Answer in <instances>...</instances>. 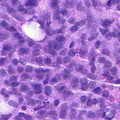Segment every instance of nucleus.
Masks as SVG:
<instances>
[{
  "mask_svg": "<svg viewBox=\"0 0 120 120\" xmlns=\"http://www.w3.org/2000/svg\"><path fill=\"white\" fill-rule=\"evenodd\" d=\"M19 62L23 64H25L26 63V61L23 59L20 58L19 60Z\"/></svg>",
  "mask_w": 120,
  "mask_h": 120,
  "instance_id": "bf43d9fd",
  "label": "nucleus"
},
{
  "mask_svg": "<svg viewBox=\"0 0 120 120\" xmlns=\"http://www.w3.org/2000/svg\"><path fill=\"white\" fill-rule=\"evenodd\" d=\"M86 99V97L85 96H81V102L84 103Z\"/></svg>",
  "mask_w": 120,
  "mask_h": 120,
  "instance_id": "13d9d810",
  "label": "nucleus"
},
{
  "mask_svg": "<svg viewBox=\"0 0 120 120\" xmlns=\"http://www.w3.org/2000/svg\"><path fill=\"white\" fill-rule=\"evenodd\" d=\"M61 52L60 53L63 55H65V53H67L68 52V50L67 49L64 48H62L61 49Z\"/></svg>",
  "mask_w": 120,
  "mask_h": 120,
  "instance_id": "c03bdc74",
  "label": "nucleus"
},
{
  "mask_svg": "<svg viewBox=\"0 0 120 120\" xmlns=\"http://www.w3.org/2000/svg\"><path fill=\"white\" fill-rule=\"evenodd\" d=\"M98 61L99 62L103 63H105V68L106 69V71H105L104 72H107V71H109V70L111 68L112 64L110 62L106 60L105 59L102 57L99 58Z\"/></svg>",
  "mask_w": 120,
  "mask_h": 120,
  "instance_id": "ddd939ff",
  "label": "nucleus"
},
{
  "mask_svg": "<svg viewBox=\"0 0 120 120\" xmlns=\"http://www.w3.org/2000/svg\"><path fill=\"white\" fill-rule=\"evenodd\" d=\"M69 58V57H68V59L67 57H65L63 59V60H61L60 58L59 57L56 59V63L53 64H52L50 60L48 58L45 59L43 60H42V58L41 57L38 58L36 59V61L40 65H43V63H44L49 66H55V68L57 69L60 68L59 65L60 64H65L68 62L69 61V59H68Z\"/></svg>",
  "mask_w": 120,
  "mask_h": 120,
  "instance_id": "20e7f679",
  "label": "nucleus"
},
{
  "mask_svg": "<svg viewBox=\"0 0 120 120\" xmlns=\"http://www.w3.org/2000/svg\"><path fill=\"white\" fill-rule=\"evenodd\" d=\"M14 36L18 38L19 40V44L17 45V46L18 47L20 45H21L24 42L25 40L24 38L21 36L18 33H15L14 34Z\"/></svg>",
  "mask_w": 120,
  "mask_h": 120,
  "instance_id": "5701e85b",
  "label": "nucleus"
},
{
  "mask_svg": "<svg viewBox=\"0 0 120 120\" xmlns=\"http://www.w3.org/2000/svg\"><path fill=\"white\" fill-rule=\"evenodd\" d=\"M76 5V8L77 10L82 11H84L85 10V8L83 7L81 3L78 4Z\"/></svg>",
  "mask_w": 120,
  "mask_h": 120,
  "instance_id": "72a5a7b5",
  "label": "nucleus"
},
{
  "mask_svg": "<svg viewBox=\"0 0 120 120\" xmlns=\"http://www.w3.org/2000/svg\"><path fill=\"white\" fill-rule=\"evenodd\" d=\"M30 76L27 74H25L21 76V78L22 80H23L25 79V78L27 79L29 78Z\"/></svg>",
  "mask_w": 120,
  "mask_h": 120,
  "instance_id": "de8ad7c7",
  "label": "nucleus"
},
{
  "mask_svg": "<svg viewBox=\"0 0 120 120\" xmlns=\"http://www.w3.org/2000/svg\"><path fill=\"white\" fill-rule=\"evenodd\" d=\"M112 106L113 107V111H112L110 112V114L109 115V117H106L105 118V120H111L114 117V115H115V112L114 111L115 110V108H115V107L113 108L112 106Z\"/></svg>",
  "mask_w": 120,
  "mask_h": 120,
  "instance_id": "b1692460",
  "label": "nucleus"
},
{
  "mask_svg": "<svg viewBox=\"0 0 120 120\" xmlns=\"http://www.w3.org/2000/svg\"><path fill=\"white\" fill-rule=\"evenodd\" d=\"M57 89L58 90L59 93L63 92L64 97L66 98L68 96H71L73 94L67 88L64 86V85L63 84H60L58 85Z\"/></svg>",
  "mask_w": 120,
  "mask_h": 120,
  "instance_id": "1a4fd4ad",
  "label": "nucleus"
},
{
  "mask_svg": "<svg viewBox=\"0 0 120 120\" xmlns=\"http://www.w3.org/2000/svg\"><path fill=\"white\" fill-rule=\"evenodd\" d=\"M10 116V115H2L1 116V118L0 120H6L9 118Z\"/></svg>",
  "mask_w": 120,
  "mask_h": 120,
  "instance_id": "a19ab883",
  "label": "nucleus"
},
{
  "mask_svg": "<svg viewBox=\"0 0 120 120\" xmlns=\"http://www.w3.org/2000/svg\"><path fill=\"white\" fill-rule=\"evenodd\" d=\"M77 52L80 53V56L83 58L85 57L87 53L86 49H82L81 50H79V51H77Z\"/></svg>",
  "mask_w": 120,
  "mask_h": 120,
  "instance_id": "c85d7f7f",
  "label": "nucleus"
},
{
  "mask_svg": "<svg viewBox=\"0 0 120 120\" xmlns=\"http://www.w3.org/2000/svg\"><path fill=\"white\" fill-rule=\"evenodd\" d=\"M35 100L32 99H29L27 98L26 101L24 103V104L25 105H30L33 106L35 103Z\"/></svg>",
  "mask_w": 120,
  "mask_h": 120,
  "instance_id": "bb28decb",
  "label": "nucleus"
},
{
  "mask_svg": "<svg viewBox=\"0 0 120 120\" xmlns=\"http://www.w3.org/2000/svg\"><path fill=\"white\" fill-rule=\"evenodd\" d=\"M119 2H120V0H109L105 6L106 8L107 9H108L110 8L112 4H115Z\"/></svg>",
  "mask_w": 120,
  "mask_h": 120,
  "instance_id": "412c9836",
  "label": "nucleus"
},
{
  "mask_svg": "<svg viewBox=\"0 0 120 120\" xmlns=\"http://www.w3.org/2000/svg\"><path fill=\"white\" fill-rule=\"evenodd\" d=\"M117 71V69L115 67L113 68L111 70V72L112 75L116 74Z\"/></svg>",
  "mask_w": 120,
  "mask_h": 120,
  "instance_id": "a18cd8bd",
  "label": "nucleus"
},
{
  "mask_svg": "<svg viewBox=\"0 0 120 120\" xmlns=\"http://www.w3.org/2000/svg\"><path fill=\"white\" fill-rule=\"evenodd\" d=\"M26 71L28 72H30L33 70V68L32 67L29 66H27L26 68Z\"/></svg>",
  "mask_w": 120,
  "mask_h": 120,
  "instance_id": "864d4df0",
  "label": "nucleus"
},
{
  "mask_svg": "<svg viewBox=\"0 0 120 120\" xmlns=\"http://www.w3.org/2000/svg\"><path fill=\"white\" fill-rule=\"evenodd\" d=\"M28 45L30 46H32L34 47V50L33 52V53L34 55H38L40 53L39 52V49L41 48V46L39 45H37L36 48V45H35L33 41V40L31 39H29L28 42Z\"/></svg>",
  "mask_w": 120,
  "mask_h": 120,
  "instance_id": "9b49d317",
  "label": "nucleus"
},
{
  "mask_svg": "<svg viewBox=\"0 0 120 120\" xmlns=\"http://www.w3.org/2000/svg\"><path fill=\"white\" fill-rule=\"evenodd\" d=\"M94 92L96 93L97 94H101L102 93V91L101 90L100 87H98L94 89L93 91Z\"/></svg>",
  "mask_w": 120,
  "mask_h": 120,
  "instance_id": "e433bc0d",
  "label": "nucleus"
},
{
  "mask_svg": "<svg viewBox=\"0 0 120 120\" xmlns=\"http://www.w3.org/2000/svg\"><path fill=\"white\" fill-rule=\"evenodd\" d=\"M59 101V100H55L54 102V105L55 106H56L58 105Z\"/></svg>",
  "mask_w": 120,
  "mask_h": 120,
  "instance_id": "69168bd1",
  "label": "nucleus"
},
{
  "mask_svg": "<svg viewBox=\"0 0 120 120\" xmlns=\"http://www.w3.org/2000/svg\"><path fill=\"white\" fill-rule=\"evenodd\" d=\"M94 115V113L91 111L89 112L87 114V116L89 118L93 117Z\"/></svg>",
  "mask_w": 120,
  "mask_h": 120,
  "instance_id": "09e8293b",
  "label": "nucleus"
},
{
  "mask_svg": "<svg viewBox=\"0 0 120 120\" xmlns=\"http://www.w3.org/2000/svg\"><path fill=\"white\" fill-rule=\"evenodd\" d=\"M97 101L95 99H93L90 101V100L88 99L87 101V105L88 106H90L92 105V104L93 105L97 103Z\"/></svg>",
  "mask_w": 120,
  "mask_h": 120,
  "instance_id": "2f4dec72",
  "label": "nucleus"
},
{
  "mask_svg": "<svg viewBox=\"0 0 120 120\" xmlns=\"http://www.w3.org/2000/svg\"><path fill=\"white\" fill-rule=\"evenodd\" d=\"M91 2L92 3L93 6L96 9L98 10V9L97 8L98 6L97 5L96 1H95L94 0H91Z\"/></svg>",
  "mask_w": 120,
  "mask_h": 120,
  "instance_id": "3c124183",
  "label": "nucleus"
},
{
  "mask_svg": "<svg viewBox=\"0 0 120 120\" xmlns=\"http://www.w3.org/2000/svg\"><path fill=\"white\" fill-rule=\"evenodd\" d=\"M84 22L81 21L76 23L75 25L71 28V30L72 31H74L77 30L81 26L84 24Z\"/></svg>",
  "mask_w": 120,
  "mask_h": 120,
  "instance_id": "6ab92c4d",
  "label": "nucleus"
},
{
  "mask_svg": "<svg viewBox=\"0 0 120 120\" xmlns=\"http://www.w3.org/2000/svg\"><path fill=\"white\" fill-rule=\"evenodd\" d=\"M95 54L93 51L89 52L88 56V60L91 61L90 62V66H93L94 64V63L95 60Z\"/></svg>",
  "mask_w": 120,
  "mask_h": 120,
  "instance_id": "2eb2a0df",
  "label": "nucleus"
},
{
  "mask_svg": "<svg viewBox=\"0 0 120 120\" xmlns=\"http://www.w3.org/2000/svg\"><path fill=\"white\" fill-rule=\"evenodd\" d=\"M50 15L49 13L46 11L41 13L39 19L38 20V22L41 25L40 27V29L43 28L45 29L46 34L49 36L59 33H64V31L61 29H56L53 31L52 28L49 27V25L51 23Z\"/></svg>",
  "mask_w": 120,
  "mask_h": 120,
  "instance_id": "f257e3e1",
  "label": "nucleus"
},
{
  "mask_svg": "<svg viewBox=\"0 0 120 120\" xmlns=\"http://www.w3.org/2000/svg\"><path fill=\"white\" fill-rule=\"evenodd\" d=\"M8 72L9 74H12V73L14 72V70L11 67H9L8 68Z\"/></svg>",
  "mask_w": 120,
  "mask_h": 120,
  "instance_id": "5fc2aeb1",
  "label": "nucleus"
},
{
  "mask_svg": "<svg viewBox=\"0 0 120 120\" xmlns=\"http://www.w3.org/2000/svg\"><path fill=\"white\" fill-rule=\"evenodd\" d=\"M100 30L102 34H106L105 38L106 39L109 40L111 38L113 37H117L119 40L120 42V30H118L117 29H115L112 34L110 33V31H109L108 29L105 30L101 28L100 29Z\"/></svg>",
  "mask_w": 120,
  "mask_h": 120,
  "instance_id": "423d86ee",
  "label": "nucleus"
},
{
  "mask_svg": "<svg viewBox=\"0 0 120 120\" xmlns=\"http://www.w3.org/2000/svg\"><path fill=\"white\" fill-rule=\"evenodd\" d=\"M51 90L50 87L47 86L45 87V93L46 95H49L51 93Z\"/></svg>",
  "mask_w": 120,
  "mask_h": 120,
  "instance_id": "58836bf2",
  "label": "nucleus"
},
{
  "mask_svg": "<svg viewBox=\"0 0 120 120\" xmlns=\"http://www.w3.org/2000/svg\"><path fill=\"white\" fill-rule=\"evenodd\" d=\"M38 3L37 0H27L25 5L26 6H35Z\"/></svg>",
  "mask_w": 120,
  "mask_h": 120,
  "instance_id": "4be33fe9",
  "label": "nucleus"
},
{
  "mask_svg": "<svg viewBox=\"0 0 120 120\" xmlns=\"http://www.w3.org/2000/svg\"><path fill=\"white\" fill-rule=\"evenodd\" d=\"M12 3L14 5H18L19 3L17 1V0H12Z\"/></svg>",
  "mask_w": 120,
  "mask_h": 120,
  "instance_id": "774afa93",
  "label": "nucleus"
},
{
  "mask_svg": "<svg viewBox=\"0 0 120 120\" xmlns=\"http://www.w3.org/2000/svg\"><path fill=\"white\" fill-rule=\"evenodd\" d=\"M115 57L116 64H120V56H119L118 55H116L115 56Z\"/></svg>",
  "mask_w": 120,
  "mask_h": 120,
  "instance_id": "8fccbe9b",
  "label": "nucleus"
},
{
  "mask_svg": "<svg viewBox=\"0 0 120 120\" xmlns=\"http://www.w3.org/2000/svg\"><path fill=\"white\" fill-rule=\"evenodd\" d=\"M75 19L73 18H71L69 20V22L71 24L73 23H74Z\"/></svg>",
  "mask_w": 120,
  "mask_h": 120,
  "instance_id": "680f3d73",
  "label": "nucleus"
},
{
  "mask_svg": "<svg viewBox=\"0 0 120 120\" xmlns=\"http://www.w3.org/2000/svg\"><path fill=\"white\" fill-rule=\"evenodd\" d=\"M12 91L9 92L10 94H14L15 95H20L21 94H20L19 93H18L16 91V90L15 89H13L12 90Z\"/></svg>",
  "mask_w": 120,
  "mask_h": 120,
  "instance_id": "79ce46f5",
  "label": "nucleus"
},
{
  "mask_svg": "<svg viewBox=\"0 0 120 120\" xmlns=\"http://www.w3.org/2000/svg\"><path fill=\"white\" fill-rule=\"evenodd\" d=\"M10 45H4L3 48V50L1 52L2 54L3 55H5L7 52V51H9L10 50V51L11 52L10 53H9V56L11 55L13 53L15 52V50L14 48L10 49Z\"/></svg>",
  "mask_w": 120,
  "mask_h": 120,
  "instance_id": "4468645a",
  "label": "nucleus"
},
{
  "mask_svg": "<svg viewBox=\"0 0 120 120\" xmlns=\"http://www.w3.org/2000/svg\"><path fill=\"white\" fill-rule=\"evenodd\" d=\"M69 1H68L67 0L66 1L65 4H64V6L67 8H71L72 7H74L75 4H72V3L70 2Z\"/></svg>",
  "mask_w": 120,
  "mask_h": 120,
  "instance_id": "7c9ffc66",
  "label": "nucleus"
},
{
  "mask_svg": "<svg viewBox=\"0 0 120 120\" xmlns=\"http://www.w3.org/2000/svg\"><path fill=\"white\" fill-rule=\"evenodd\" d=\"M110 71H107L106 72H105L104 73L102 74V75L104 77H108V79L109 81V82L112 83L120 84V79H117L116 81H114V78L110 76Z\"/></svg>",
  "mask_w": 120,
  "mask_h": 120,
  "instance_id": "f8f14e48",
  "label": "nucleus"
},
{
  "mask_svg": "<svg viewBox=\"0 0 120 120\" xmlns=\"http://www.w3.org/2000/svg\"><path fill=\"white\" fill-rule=\"evenodd\" d=\"M29 51V50L27 49H25V48L24 47H22L19 49V54H23L24 53H26Z\"/></svg>",
  "mask_w": 120,
  "mask_h": 120,
  "instance_id": "f704fd0d",
  "label": "nucleus"
},
{
  "mask_svg": "<svg viewBox=\"0 0 120 120\" xmlns=\"http://www.w3.org/2000/svg\"><path fill=\"white\" fill-rule=\"evenodd\" d=\"M17 76H13L10 78L11 81L9 82L8 81H6L5 82V83L7 85L10 86H17L19 84V83L16 82H13L12 81L15 80L17 79Z\"/></svg>",
  "mask_w": 120,
  "mask_h": 120,
  "instance_id": "f3484780",
  "label": "nucleus"
},
{
  "mask_svg": "<svg viewBox=\"0 0 120 120\" xmlns=\"http://www.w3.org/2000/svg\"><path fill=\"white\" fill-rule=\"evenodd\" d=\"M90 34L91 37L89 38L88 40L92 41L97 37V36L98 34V33L94 30L93 31L92 30Z\"/></svg>",
  "mask_w": 120,
  "mask_h": 120,
  "instance_id": "a878e982",
  "label": "nucleus"
},
{
  "mask_svg": "<svg viewBox=\"0 0 120 120\" xmlns=\"http://www.w3.org/2000/svg\"><path fill=\"white\" fill-rule=\"evenodd\" d=\"M49 117H52L54 119H55L57 116L56 112L54 111L51 112L49 113Z\"/></svg>",
  "mask_w": 120,
  "mask_h": 120,
  "instance_id": "4c0bfd02",
  "label": "nucleus"
},
{
  "mask_svg": "<svg viewBox=\"0 0 120 120\" xmlns=\"http://www.w3.org/2000/svg\"><path fill=\"white\" fill-rule=\"evenodd\" d=\"M23 118L27 120H33L31 117L27 115H25L24 113H21L19 114V117L16 116L15 117V120H22L21 119Z\"/></svg>",
  "mask_w": 120,
  "mask_h": 120,
  "instance_id": "a211bd4d",
  "label": "nucleus"
},
{
  "mask_svg": "<svg viewBox=\"0 0 120 120\" xmlns=\"http://www.w3.org/2000/svg\"><path fill=\"white\" fill-rule=\"evenodd\" d=\"M102 53L106 55H109V54L110 52L108 49H106L103 50L102 52Z\"/></svg>",
  "mask_w": 120,
  "mask_h": 120,
  "instance_id": "4d7b16f0",
  "label": "nucleus"
},
{
  "mask_svg": "<svg viewBox=\"0 0 120 120\" xmlns=\"http://www.w3.org/2000/svg\"><path fill=\"white\" fill-rule=\"evenodd\" d=\"M109 92L107 90L105 91L104 92L102 93L101 94V96L107 97L109 95Z\"/></svg>",
  "mask_w": 120,
  "mask_h": 120,
  "instance_id": "37998d69",
  "label": "nucleus"
},
{
  "mask_svg": "<svg viewBox=\"0 0 120 120\" xmlns=\"http://www.w3.org/2000/svg\"><path fill=\"white\" fill-rule=\"evenodd\" d=\"M6 72H5L4 70H2L0 71V74L3 76H5L6 75Z\"/></svg>",
  "mask_w": 120,
  "mask_h": 120,
  "instance_id": "e2e57ef3",
  "label": "nucleus"
},
{
  "mask_svg": "<svg viewBox=\"0 0 120 120\" xmlns=\"http://www.w3.org/2000/svg\"><path fill=\"white\" fill-rule=\"evenodd\" d=\"M75 53L76 52L74 49L70 50L69 53V55L72 56H74Z\"/></svg>",
  "mask_w": 120,
  "mask_h": 120,
  "instance_id": "6e6d98bb",
  "label": "nucleus"
},
{
  "mask_svg": "<svg viewBox=\"0 0 120 120\" xmlns=\"http://www.w3.org/2000/svg\"><path fill=\"white\" fill-rule=\"evenodd\" d=\"M2 4L4 6H7V9L8 10L9 12L10 13L11 15L14 16L15 18H16V17H17V16L15 15L17 13H16L18 11H19L23 14H24L26 13L28 11L26 9L23 8L22 6H19L20 4L19 5V7L18 8V10L16 11H14V10L12 9L11 8H9L8 6L6 4L5 2Z\"/></svg>",
  "mask_w": 120,
  "mask_h": 120,
  "instance_id": "6e6552de",
  "label": "nucleus"
},
{
  "mask_svg": "<svg viewBox=\"0 0 120 120\" xmlns=\"http://www.w3.org/2000/svg\"><path fill=\"white\" fill-rule=\"evenodd\" d=\"M40 84L31 85V86L33 87L34 91H31L29 90V89L27 86L25 85H22L20 87L21 90L24 93H27V97L31 96L34 93L36 94H39L41 92V90L42 87L41 86Z\"/></svg>",
  "mask_w": 120,
  "mask_h": 120,
  "instance_id": "39448f33",
  "label": "nucleus"
},
{
  "mask_svg": "<svg viewBox=\"0 0 120 120\" xmlns=\"http://www.w3.org/2000/svg\"><path fill=\"white\" fill-rule=\"evenodd\" d=\"M112 22V21L107 20L104 21L102 20L101 21V23L103 27L106 28L109 26L110 24Z\"/></svg>",
  "mask_w": 120,
  "mask_h": 120,
  "instance_id": "393cba45",
  "label": "nucleus"
},
{
  "mask_svg": "<svg viewBox=\"0 0 120 120\" xmlns=\"http://www.w3.org/2000/svg\"><path fill=\"white\" fill-rule=\"evenodd\" d=\"M79 112V111H76L75 109H73L72 110L71 112V113L70 115V116L71 118L74 119H75L76 120H84V119L82 118V117L80 116H79L78 117H77L78 116H76V115H77V114H76L77 113Z\"/></svg>",
  "mask_w": 120,
  "mask_h": 120,
  "instance_id": "dca6fc26",
  "label": "nucleus"
},
{
  "mask_svg": "<svg viewBox=\"0 0 120 120\" xmlns=\"http://www.w3.org/2000/svg\"><path fill=\"white\" fill-rule=\"evenodd\" d=\"M78 83L77 79L75 77L73 78L72 79L71 83V85L73 88L76 87L78 86Z\"/></svg>",
  "mask_w": 120,
  "mask_h": 120,
  "instance_id": "cd10ccee",
  "label": "nucleus"
},
{
  "mask_svg": "<svg viewBox=\"0 0 120 120\" xmlns=\"http://www.w3.org/2000/svg\"><path fill=\"white\" fill-rule=\"evenodd\" d=\"M67 104L65 103L62 105L61 110L62 112L60 113V116L61 117L64 118H65V115L66 114V110L67 109Z\"/></svg>",
  "mask_w": 120,
  "mask_h": 120,
  "instance_id": "aec40b11",
  "label": "nucleus"
},
{
  "mask_svg": "<svg viewBox=\"0 0 120 120\" xmlns=\"http://www.w3.org/2000/svg\"><path fill=\"white\" fill-rule=\"evenodd\" d=\"M6 92V90L5 89H3L2 90L1 92L2 94L4 97H7L8 96L7 94H5Z\"/></svg>",
  "mask_w": 120,
  "mask_h": 120,
  "instance_id": "49530a36",
  "label": "nucleus"
},
{
  "mask_svg": "<svg viewBox=\"0 0 120 120\" xmlns=\"http://www.w3.org/2000/svg\"><path fill=\"white\" fill-rule=\"evenodd\" d=\"M99 102H100V105L101 106L100 110H101V114L100 113L98 115H95V117H99L101 116L102 117H104L105 116V113L108 112L109 109L108 108H106L103 111L105 107V105H104V101L103 99L100 98L98 100Z\"/></svg>",
  "mask_w": 120,
  "mask_h": 120,
  "instance_id": "9d476101",
  "label": "nucleus"
},
{
  "mask_svg": "<svg viewBox=\"0 0 120 120\" xmlns=\"http://www.w3.org/2000/svg\"><path fill=\"white\" fill-rule=\"evenodd\" d=\"M88 81L86 78L81 79L80 84L81 86V89L83 90H86L88 88H89L92 89L94 88L95 86V83L93 81H91L89 83L88 86L87 84L88 83Z\"/></svg>",
  "mask_w": 120,
  "mask_h": 120,
  "instance_id": "0eeeda50",
  "label": "nucleus"
},
{
  "mask_svg": "<svg viewBox=\"0 0 120 120\" xmlns=\"http://www.w3.org/2000/svg\"><path fill=\"white\" fill-rule=\"evenodd\" d=\"M45 112L43 110H40L38 112V114L41 116L45 113Z\"/></svg>",
  "mask_w": 120,
  "mask_h": 120,
  "instance_id": "052dcab7",
  "label": "nucleus"
},
{
  "mask_svg": "<svg viewBox=\"0 0 120 120\" xmlns=\"http://www.w3.org/2000/svg\"><path fill=\"white\" fill-rule=\"evenodd\" d=\"M8 104L10 106H14L16 108H17L18 106V104L16 102H13V101H9L8 103Z\"/></svg>",
  "mask_w": 120,
  "mask_h": 120,
  "instance_id": "ea45409f",
  "label": "nucleus"
},
{
  "mask_svg": "<svg viewBox=\"0 0 120 120\" xmlns=\"http://www.w3.org/2000/svg\"><path fill=\"white\" fill-rule=\"evenodd\" d=\"M84 1L86 5L88 8H89V7H90V4L89 2V1L88 0H85Z\"/></svg>",
  "mask_w": 120,
  "mask_h": 120,
  "instance_id": "0e129e2a",
  "label": "nucleus"
},
{
  "mask_svg": "<svg viewBox=\"0 0 120 120\" xmlns=\"http://www.w3.org/2000/svg\"><path fill=\"white\" fill-rule=\"evenodd\" d=\"M86 36L85 34H82L81 38V42L82 44L84 45L86 44Z\"/></svg>",
  "mask_w": 120,
  "mask_h": 120,
  "instance_id": "c9c22d12",
  "label": "nucleus"
},
{
  "mask_svg": "<svg viewBox=\"0 0 120 120\" xmlns=\"http://www.w3.org/2000/svg\"><path fill=\"white\" fill-rule=\"evenodd\" d=\"M104 45V44L102 42L97 41L94 44V47L95 48L97 49Z\"/></svg>",
  "mask_w": 120,
  "mask_h": 120,
  "instance_id": "473e14b6",
  "label": "nucleus"
},
{
  "mask_svg": "<svg viewBox=\"0 0 120 120\" xmlns=\"http://www.w3.org/2000/svg\"><path fill=\"white\" fill-rule=\"evenodd\" d=\"M7 24L4 21L2 22L0 24V25L6 27Z\"/></svg>",
  "mask_w": 120,
  "mask_h": 120,
  "instance_id": "338daca9",
  "label": "nucleus"
},
{
  "mask_svg": "<svg viewBox=\"0 0 120 120\" xmlns=\"http://www.w3.org/2000/svg\"><path fill=\"white\" fill-rule=\"evenodd\" d=\"M8 35H6L5 34H0V41H2V40L3 39H6L8 38Z\"/></svg>",
  "mask_w": 120,
  "mask_h": 120,
  "instance_id": "603ef678",
  "label": "nucleus"
},
{
  "mask_svg": "<svg viewBox=\"0 0 120 120\" xmlns=\"http://www.w3.org/2000/svg\"><path fill=\"white\" fill-rule=\"evenodd\" d=\"M87 19H86L85 21L86 22V21L87 22V25L86 26L87 28H89L90 26H91L92 24L91 23L93 22L92 18L90 16H88L87 17Z\"/></svg>",
  "mask_w": 120,
  "mask_h": 120,
  "instance_id": "c756f323",
  "label": "nucleus"
},
{
  "mask_svg": "<svg viewBox=\"0 0 120 120\" xmlns=\"http://www.w3.org/2000/svg\"><path fill=\"white\" fill-rule=\"evenodd\" d=\"M65 38L63 35H60L57 37L56 40L58 43H56L53 41H49L48 42V47L44 48L42 49L43 51L46 53L49 52V54L53 55H55L56 53L55 50H58L60 49L61 47L60 45H61V43L65 40Z\"/></svg>",
  "mask_w": 120,
  "mask_h": 120,
  "instance_id": "f03ea898",
  "label": "nucleus"
},
{
  "mask_svg": "<svg viewBox=\"0 0 120 120\" xmlns=\"http://www.w3.org/2000/svg\"><path fill=\"white\" fill-rule=\"evenodd\" d=\"M58 3L57 0H51L50 6L55 9L54 14L53 16V18L55 20H58L59 23L61 24L64 22L65 20L60 17V15L61 14L63 15H66L67 14L68 11L66 9L63 8L61 9L57 6Z\"/></svg>",
  "mask_w": 120,
  "mask_h": 120,
  "instance_id": "7ed1b4c3",
  "label": "nucleus"
}]
</instances>
